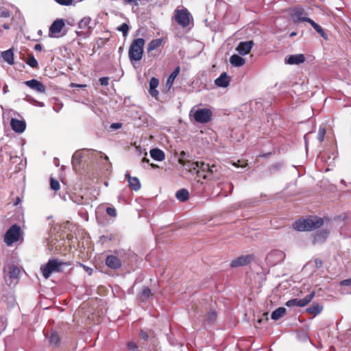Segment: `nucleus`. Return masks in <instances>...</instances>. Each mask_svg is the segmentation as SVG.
<instances>
[{
  "label": "nucleus",
  "mask_w": 351,
  "mask_h": 351,
  "mask_svg": "<svg viewBox=\"0 0 351 351\" xmlns=\"http://www.w3.org/2000/svg\"><path fill=\"white\" fill-rule=\"evenodd\" d=\"M262 322H263V319H261V318H260L257 320V323L259 324H261L262 323Z\"/></svg>",
  "instance_id": "nucleus-57"
},
{
  "label": "nucleus",
  "mask_w": 351,
  "mask_h": 351,
  "mask_svg": "<svg viewBox=\"0 0 351 351\" xmlns=\"http://www.w3.org/2000/svg\"><path fill=\"white\" fill-rule=\"evenodd\" d=\"M301 20L305 21V22H308V23H310L311 25L315 29V30L318 34H319V35L324 40H328V39L327 34L324 32V30L322 29V27L316 23L313 20H312L310 18H302V19H301Z\"/></svg>",
  "instance_id": "nucleus-17"
},
{
  "label": "nucleus",
  "mask_w": 351,
  "mask_h": 351,
  "mask_svg": "<svg viewBox=\"0 0 351 351\" xmlns=\"http://www.w3.org/2000/svg\"><path fill=\"white\" fill-rule=\"evenodd\" d=\"M10 125L12 129L17 133H22L24 132L26 128V123L25 121L19 120L14 118H12L10 121Z\"/></svg>",
  "instance_id": "nucleus-15"
},
{
  "label": "nucleus",
  "mask_w": 351,
  "mask_h": 351,
  "mask_svg": "<svg viewBox=\"0 0 351 351\" xmlns=\"http://www.w3.org/2000/svg\"><path fill=\"white\" fill-rule=\"evenodd\" d=\"M180 66H177L175 70L171 73V75L167 78V82H166V87L168 88V89H170L172 86L173 82L175 79L177 77V76L180 73Z\"/></svg>",
  "instance_id": "nucleus-24"
},
{
  "label": "nucleus",
  "mask_w": 351,
  "mask_h": 351,
  "mask_svg": "<svg viewBox=\"0 0 351 351\" xmlns=\"http://www.w3.org/2000/svg\"><path fill=\"white\" fill-rule=\"evenodd\" d=\"M50 188L55 191H58L60 188L59 182L57 180H56L53 178H50Z\"/></svg>",
  "instance_id": "nucleus-35"
},
{
  "label": "nucleus",
  "mask_w": 351,
  "mask_h": 351,
  "mask_svg": "<svg viewBox=\"0 0 351 351\" xmlns=\"http://www.w3.org/2000/svg\"><path fill=\"white\" fill-rule=\"evenodd\" d=\"M145 43V40L141 38L135 39L132 42L129 48L128 56L132 64L134 62L140 61L142 59Z\"/></svg>",
  "instance_id": "nucleus-2"
},
{
  "label": "nucleus",
  "mask_w": 351,
  "mask_h": 351,
  "mask_svg": "<svg viewBox=\"0 0 351 351\" xmlns=\"http://www.w3.org/2000/svg\"><path fill=\"white\" fill-rule=\"evenodd\" d=\"M213 113L210 109H197L193 114L194 119L199 123H207L211 120Z\"/></svg>",
  "instance_id": "nucleus-7"
},
{
  "label": "nucleus",
  "mask_w": 351,
  "mask_h": 351,
  "mask_svg": "<svg viewBox=\"0 0 351 351\" xmlns=\"http://www.w3.org/2000/svg\"><path fill=\"white\" fill-rule=\"evenodd\" d=\"M326 134L325 128H319L317 134V139L321 143L324 141Z\"/></svg>",
  "instance_id": "nucleus-38"
},
{
  "label": "nucleus",
  "mask_w": 351,
  "mask_h": 351,
  "mask_svg": "<svg viewBox=\"0 0 351 351\" xmlns=\"http://www.w3.org/2000/svg\"><path fill=\"white\" fill-rule=\"evenodd\" d=\"M268 314L269 313L267 312L263 313V316L265 317L266 321L268 320Z\"/></svg>",
  "instance_id": "nucleus-55"
},
{
  "label": "nucleus",
  "mask_w": 351,
  "mask_h": 351,
  "mask_svg": "<svg viewBox=\"0 0 351 351\" xmlns=\"http://www.w3.org/2000/svg\"><path fill=\"white\" fill-rule=\"evenodd\" d=\"M20 202H21V199H20V198L18 197L16 198V201L14 202V205L16 206V205L19 204Z\"/></svg>",
  "instance_id": "nucleus-54"
},
{
  "label": "nucleus",
  "mask_w": 351,
  "mask_h": 351,
  "mask_svg": "<svg viewBox=\"0 0 351 351\" xmlns=\"http://www.w3.org/2000/svg\"><path fill=\"white\" fill-rule=\"evenodd\" d=\"M3 60L9 64L12 65L14 63V53L12 49H9L1 53Z\"/></svg>",
  "instance_id": "nucleus-23"
},
{
  "label": "nucleus",
  "mask_w": 351,
  "mask_h": 351,
  "mask_svg": "<svg viewBox=\"0 0 351 351\" xmlns=\"http://www.w3.org/2000/svg\"><path fill=\"white\" fill-rule=\"evenodd\" d=\"M106 213L109 216L112 217H114L117 216V210H116L115 208H114V207H108L106 208Z\"/></svg>",
  "instance_id": "nucleus-39"
},
{
  "label": "nucleus",
  "mask_w": 351,
  "mask_h": 351,
  "mask_svg": "<svg viewBox=\"0 0 351 351\" xmlns=\"http://www.w3.org/2000/svg\"><path fill=\"white\" fill-rule=\"evenodd\" d=\"M253 45H254V43L252 40L246 41V42H241L239 44V45L237 48V50L240 55L245 56L250 53Z\"/></svg>",
  "instance_id": "nucleus-13"
},
{
  "label": "nucleus",
  "mask_w": 351,
  "mask_h": 351,
  "mask_svg": "<svg viewBox=\"0 0 351 351\" xmlns=\"http://www.w3.org/2000/svg\"><path fill=\"white\" fill-rule=\"evenodd\" d=\"M162 38H157L154 39L152 41L149 42L147 46V52L149 53L153 50L156 49L162 45Z\"/></svg>",
  "instance_id": "nucleus-26"
},
{
  "label": "nucleus",
  "mask_w": 351,
  "mask_h": 351,
  "mask_svg": "<svg viewBox=\"0 0 351 351\" xmlns=\"http://www.w3.org/2000/svg\"><path fill=\"white\" fill-rule=\"evenodd\" d=\"M303 14H304L303 9L295 10L293 14V18L294 22L295 23L303 22L304 21L301 20V19L305 18L304 16H302Z\"/></svg>",
  "instance_id": "nucleus-32"
},
{
  "label": "nucleus",
  "mask_w": 351,
  "mask_h": 351,
  "mask_svg": "<svg viewBox=\"0 0 351 351\" xmlns=\"http://www.w3.org/2000/svg\"><path fill=\"white\" fill-rule=\"evenodd\" d=\"M323 223V219L315 216L295 221L293 223V228L297 231H311L320 228Z\"/></svg>",
  "instance_id": "nucleus-1"
},
{
  "label": "nucleus",
  "mask_w": 351,
  "mask_h": 351,
  "mask_svg": "<svg viewBox=\"0 0 351 351\" xmlns=\"http://www.w3.org/2000/svg\"><path fill=\"white\" fill-rule=\"evenodd\" d=\"M340 285L341 286H351V278L342 280Z\"/></svg>",
  "instance_id": "nucleus-46"
},
{
  "label": "nucleus",
  "mask_w": 351,
  "mask_h": 351,
  "mask_svg": "<svg viewBox=\"0 0 351 351\" xmlns=\"http://www.w3.org/2000/svg\"><path fill=\"white\" fill-rule=\"evenodd\" d=\"M121 127H122L121 123H114L110 125V128L114 129V130L119 129Z\"/></svg>",
  "instance_id": "nucleus-47"
},
{
  "label": "nucleus",
  "mask_w": 351,
  "mask_h": 351,
  "mask_svg": "<svg viewBox=\"0 0 351 351\" xmlns=\"http://www.w3.org/2000/svg\"><path fill=\"white\" fill-rule=\"evenodd\" d=\"M176 197L178 200L185 202L189 198V193L188 190L182 189L176 192Z\"/></svg>",
  "instance_id": "nucleus-27"
},
{
  "label": "nucleus",
  "mask_w": 351,
  "mask_h": 351,
  "mask_svg": "<svg viewBox=\"0 0 351 351\" xmlns=\"http://www.w3.org/2000/svg\"><path fill=\"white\" fill-rule=\"evenodd\" d=\"M269 154H270V153H267V154H266L261 155V157H263V156H266L269 155Z\"/></svg>",
  "instance_id": "nucleus-59"
},
{
  "label": "nucleus",
  "mask_w": 351,
  "mask_h": 351,
  "mask_svg": "<svg viewBox=\"0 0 351 351\" xmlns=\"http://www.w3.org/2000/svg\"><path fill=\"white\" fill-rule=\"evenodd\" d=\"M232 165L234 166H235L236 167H246L247 165V162L243 163V162H241V160H239L237 162H233Z\"/></svg>",
  "instance_id": "nucleus-43"
},
{
  "label": "nucleus",
  "mask_w": 351,
  "mask_h": 351,
  "mask_svg": "<svg viewBox=\"0 0 351 351\" xmlns=\"http://www.w3.org/2000/svg\"><path fill=\"white\" fill-rule=\"evenodd\" d=\"M125 177L128 178L130 187L134 191H138L141 189V183L136 177H132L130 174L126 173Z\"/></svg>",
  "instance_id": "nucleus-21"
},
{
  "label": "nucleus",
  "mask_w": 351,
  "mask_h": 351,
  "mask_svg": "<svg viewBox=\"0 0 351 351\" xmlns=\"http://www.w3.org/2000/svg\"><path fill=\"white\" fill-rule=\"evenodd\" d=\"M178 162L184 166L185 169L191 173H196V170L198 167V161L197 162H191L189 160H186L184 158H179Z\"/></svg>",
  "instance_id": "nucleus-16"
},
{
  "label": "nucleus",
  "mask_w": 351,
  "mask_h": 351,
  "mask_svg": "<svg viewBox=\"0 0 351 351\" xmlns=\"http://www.w3.org/2000/svg\"><path fill=\"white\" fill-rule=\"evenodd\" d=\"M230 62L234 66H241L245 63V59L237 54L230 57Z\"/></svg>",
  "instance_id": "nucleus-25"
},
{
  "label": "nucleus",
  "mask_w": 351,
  "mask_h": 351,
  "mask_svg": "<svg viewBox=\"0 0 351 351\" xmlns=\"http://www.w3.org/2000/svg\"><path fill=\"white\" fill-rule=\"evenodd\" d=\"M150 166L152 167V168L153 169H157V168H159V166L158 165H156V164H154V163H151L150 164Z\"/></svg>",
  "instance_id": "nucleus-53"
},
{
  "label": "nucleus",
  "mask_w": 351,
  "mask_h": 351,
  "mask_svg": "<svg viewBox=\"0 0 351 351\" xmlns=\"http://www.w3.org/2000/svg\"><path fill=\"white\" fill-rule=\"evenodd\" d=\"M286 308L284 307H279L272 312L271 317L274 320H278L281 318L286 313Z\"/></svg>",
  "instance_id": "nucleus-28"
},
{
  "label": "nucleus",
  "mask_w": 351,
  "mask_h": 351,
  "mask_svg": "<svg viewBox=\"0 0 351 351\" xmlns=\"http://www.w3.org/2000/svg\"><path fill=\"white\" fill-rule=\"evenodd\" d=\"M296 35V33L295 32H293L291 34V36H295Z\"/></svg>",
  "instance_id": "nucleus-58"
},
{
  "label": "nucleus",
  "mask_w": 351,
  "mask_h": 351,
  "mask_svg": "<svg viewBox=\"0 0 351 351\" xmlns=\"http://www.w3.org/2000/svg\"><path fill=\"white\" fill-rule=\"evenodd\" d=\"M0 16L3 18H8L10 16V13L8 10H4L1 12Z\"/></svg>",
  "instance_id": "nucleus-48"
},
{
  "label": "nucleus",
  "mask_w": 351,
  "mask_h": 351,
  "mask_svg": "<svg viewBox=\"0 0 351 351\" xmlns=\"http://www.w3.org/2000/svg\"><path fill=\"white\" fill-rule=\"evenodd\" d=\"M110 78L108 77H102L99 78L100 84L102 86H108L109 84Z\"/></svg>",
  "instance_id": "nucleus-41"
},
{
  "label": "nucleus",
  "mask_w": 351,
  "mask_h": 351,
  "mask_svg": "<svg viewBox=\"0 0 351 351\" xmlns=\"http://www.w3.org/2000/svg\"><path fill=\"white\" fill-rule=\"evenodd\" d=\"M3 28H5V29H9V26H8V24H4V25H3Z\"/></svg>",
  "instance_id": "nucleus-56"
},
{
  "label": "nucleus",
  "mask_w": 351,
  "mask_h": 351,
  "mask_svg": "<svg viewBox=\"0 0 351 351\" xmlns=\"http://www.w3.org/2000/svg\"><path fill=\"white\" fill-rule=\"evenodd\" d=\"M217 319V313L215 311H210L207 314V320L208 322L211 323L216 320Z\"/></svg>",
  "instance_id": "nucleus-37"
},
{
  "label": "nucleus",
  "mask_w": 351,
  "mask_h": 351,
  "mask_svg": "<svg viewBox=\"0 0 351 351\" xmlns=\"http://www.w3.org/2000/svg\"><path fill=\"white\" fill-rule=\"evenodd\" d=\"M215 167V165L210 167L208 164H206L204 162H198V167L196 170V173L198 177L204 179L207 178V174H212L213 173V169Z\"/></svg>",
  "instance_id": "nucleus-11"
},
{
  "label": "nucleus",
  "mask_w": 351,
  "mask_h": 351,
  "mask_svg": "<svg viewBox=\"0 0 351 351\" xmlns=\"http://www.w3.org/2000/svg\"><path fill=\"white\" fill-rule=\"evenodd\" d=\"M142 162H146V163H149V160L148 158H147L146 157H143L142 158Z\"/></svg>",
  "instance_id": "nucleus-51"
},
{
  "label": "nucleus",
  "mask_w": 351,
  "mask_h": 351,
  "mask_svg": "<svg viewBox=\"0 0 351 351\" xmlns=\"http://www.w3.org/2000/svg\"><path fill=\"white\" fill-rule=\"evenodd\" d=\"M21 235V228L18 225L14 224L5 232L4 236V242L8 246H10L20 239Z\"/></svg>",
  "instance_id": "nucleus-3"
},
{
  "label": "nucleus",
  "mask_w": 351,
  "mask_h": 351,
  "mask_svg": "<svg viewBox=\"0 0 351 351\" xmlns=\"http://www.w3.org/2000/svg\"><path fill=\"white\" fill-rule=\"evenodd\" d=\"M315 291H312L311 293L307 295L305 298L303 299H298L294 298L288 300L286 302V306L291 307L293 306H297L299 307H304L306 305H307L315 297Z\"/></svg>",
  "instance_id": "nucleus-8"
},
{
  "label": "nucleus",
  "mask_w": 351,
  "mask_h": 351,
  "mask_svg": "<svg viewBox=\"0 0 351 351\" xmlns=\"http://www.w3.org/2000/svg\"><path fill=\"white\" fill-rule=\"evenodd\" d=\"M151 295H152L151 289L147 287H145L143 288L141 292L139 294V299L141 301H145Z\"/></svg>",
  "instance_id": "nucleus-31"
},
{
  "label": "nucleus",
  "mask_w": 351,
  "mask_h": 351,
  "mask_svg": "<svg viewBox=\"0 0 351 351\" xmlns=\"http://www.w3.org/2000/svg\"><path fill=\"white\" fill-rule=\"evenodd\" d=\"M24 84L30 88L35 90L40 93H45L46 91L45 86L43 84L37 80L32 79L31 80L25 81Z\"/></svg>",
  "instance_id": "nucleus-12"
},
{
  "label": "nucleus",
  "mask_w": 351,
  "mask_h": 351,
  "mask_svg": "<svg viewBox=\"0 0 351 351\" xmlns=\"http://www.w3.org/2000/svg\"><path fill=\"white\" fill-rule=\"evenodd\" d=\"M159 80L156 77H152L149 81V94L154 97H157L158 95V91L156 90V88L158 86Z\"/></svg>",
  "instance_id": "nucleus-20"
},
{
  "label": "nucleus",
  "mask_w": 351,
  "mask_h": 351,
  "mask_svg": "<svg viewBox=\"0 0 351 351\" xmlns=\"http://www.w3.org/2000/svg\"><path fill=\"white\" fill-rule=\"evenodd\" d=\"M186 156V152L184 151H182L180 154V158H184Z\"/></svg>",
  "instance_id": "nucleus-52"
},
{
  "label": "nucleus",
  "mask_w": 351,
  "mask_h": 351,
  "mask_svg": "<svg viewBox=\"0 0 351 351\" xmlns=\"http://www.w3.org/2000/svg\"><path fill=\"white\" fill-rule=\"evenodd\" d=\"M34 49L38 51H40L43 49V46L40 44H36L34 46Z\"/></svg>",
  "instance_id": "nucleus-50"
},
{
  "label": "nucleus",
  "mask_w": 351,
  "mask_h": 351,
  "mask_svg": "<svg viewBox=\"0 0 351 351\" xmlns=\"http://www.w3.org/2000/svg\"><path fill=\"white\" fill-rule=\"evenodd\" d=\"M63 263L58 262L57 259H51L41 267L42 273L45 279H47L53 272L60 271V266Z\"/></svg>",
  "instance_id": "nucleus-4"
},
{
  "label": "nucleus",
  "mask_w": 351,
  "mask_h": 351,
  "mask_svg": "<svg viewBox=\"0 0 351 351\" xmlns=\"http://www.w3.org/2000/svg\"><path fill=\"white\" fill-rule=\"evenodd\" d=\"M128 348L132 351H136L138 349L137 345L133 341H130L128 343Z\"/></svg>",
  "instance_id": "nucleus-40"
},
{
  "label": "nucleus",
  "mask_w": 351,
  "mask_h": 351,
  "mask_svg": "<svg viewBox=\"0 0 351 351\" xmlns=\"http://www.w3.org/2000/svg\"><path fill=\"white\" fill-rule=\"evenodd\" d=\"M20 269L16 265H11L9 267L8 274L11 279H17L20 274Z\"/></svg>",
  "instance_id": "nucleus-30"
},
{
  "label": "nucleus",
  "mask_w": 351,
  "mask_h": 351,
  "mask_svg": "<svg viewBox=\"0 0 351 351\" xmlns=\"http://www.w3.org/2000/svg\"><path fill=\"white\" fill-rule=\"evenodd\" d=\"M305 57L303 54L291 55L285 60V62L288 64H299L304 62Z\"/></svg>",
  "instance_id": "nucleus-19"
},
{
  "label": "nucleus",
  "mask_w": 351,
  "mask_h": 351,
  "mask_svg": "<svg viewBox=\"0 0 351 351\" xmlns=\"http://www.w3.org/2000/svg\"><path fill=\"white\" fill-rule=\"evenodd\" d=\"M27 64L32 68H37L38 66V61L33 56H29L28 57Z\"/></svg>",
  "instance_id": "nucleus-34"
},
{
  "label": "nucleus",
  "mask_w": 351,
  "mask_h": 351,
  "mask_svg": "<svg viewBox=\"0 0 351 351\" xmlns=\"http://www.w3.org/2000/svg\"><path fill=\"white\" fill-rule=\"evenodd\" d=\"M75 162L80 163V157L78 154H75L73 156L72 159V163L74 165Z\"/></svg>",
  "instance_id": "nucleus-45"
},
{
  "label": "nucleus",
  "mask_w": 351,
  "mask_h": 351,
  "mask_svg": "<svg viewBox=\"0 0 351 351\" xmlns=\"http://www.w3.org/2000/svg\"><path fill=\"white\" fill-rule=\"evenodd\" d=\"M315 267L317 268H320L323 265V262L320 258H315L314 260Z\"/></svg>",
  "instance_id": "nucleus-44"
},
{
  "label": "nucleus",
  "mask_w": 351,
  "mask_h": 351,
  "mask_svg": "<svg viewBox=\"0 0 351 351\" xmlns=\"http://www.w3.org/2000/svg\"><path fill=\"white\" fill-rule=\"evenodd\" d=\"M151 157L157 161H163L165 158V152L158 148H154L150 150L149 152Z\"/></svg>",
  "instance_id": "nucleus-22"
},
{
  "label": "nucleus",
  "mask_w": 351,
  "mask_h": 351,
  "mask_svg": "<svg viewBox=\"0 0 351 351\" xmlns=\"http://www.w3.org/2000/svg\"><path fill=\"white\" fill-rule=\"evenodd\" d=\"M104 158H105V159H106V160H108V156H105V157H104Z\"/></svg>",
  "instance_id": "nucleus-60"
},
{
  "label": "nucleus",
  "mask_w": 351,
  "mask_h": 351,
  "mask_svg": "<svg viewBox=\"0 0 351 351\" xmlns=\"http://www.w3.org/2000/svg\"><path fill=\"white\" fill-rule=\"evenodd\" d=\"M65 26L64 21L62 19L55 20L49 27V37H59V34Z\"/></svg>",
  "instance_id": "nucleus-9"
},
{
  "label": "nucleus",
  "mask_w": 351,
  "mask_h": 351,
  "mask_svg": "<svg viewBox=\"0 0 351 351\" xmlns=\"http://www.w3.org/2000/svg\"><path fill=\"white\" fill-rule=\"evenodd\" d=\"M254 257L252 254L243 255L232 261L230 267L232 268L245 266L250 264Z\"/></svg>",
  "instance_id": "nucleus-10"
},
{
  "label": "nucleus",
  "mask_w": 351,
  "mask_h": 351,
  "mask_svg": "<svg viewBox=\"0 0 351 351\" xmlns=\"http://www.w3.org/2000/svg\"><path fill=\"white\" fill-rule=\"evenodd\" d=\"M50 344L58 346L60 343V338L56 332H52L49 338Z\"/></svg>",
  "instance_id": "nucleus-33"
},
{
  "label": "nucleus",
  "mask_w": 351,
  "mask_h": 351,
  "mask_svg": "<svg viewBox=\"0 0 351 351\" xmlns=\"http://www.w3.org/2000/svg\"><path fill=\"white\" fill-rule=\"evenodd\" d=\"M322 306H319L317 303H313L311 306H309L306 308V312L311 315L319 314L322 312Z\"/></svg>",
  "instance_id": "nucleus-29"
},
{
  "label": "nucleus",
  "mask_w": 351,
  "mask_h": 351,
  "mask_svg": "<svg viewBox=\"0 0 351 351\" xmlns=\"http://www.w3.org/2000/svg\"><path fill=\"white\" fill-rule=\"evenodd\" d=\"M139 336L141 339H144V340H147L148 339V335L146 332L143 331V330H141L140 334H139Z\"/></svg>",
  "instance_id": "nucleus-49"
},
{
  "label": "nucleus",
  "mask_w": 351,
  "mask_h": 351,
  "mask_svg": "<svg viewBox=\"0 0 351 351\" xmlns=\"http://www.w3.org/2000/svg\"><path fill=\"white\" fill-rule=\"evenodd\" d=\"M175 21L182 27L189 26L191 20H193L190 12L186 9L176 10L174 15Z\"/></svg>",
  "instance_id": "nucleus-6"
},
{
  "label": "nucleus",
  "mask_w": 351,
  "mask_h": 351,
  "mask_svg": "<svg viewBox=\"0 0 351 351\" xmlns=\"http://www.w3.org/2000/svg\"><path fill=\"white\" fill-rule=\"evenodd\" d=\"M106 265L113 269H119L122 265L121 260L114 255H109L106 257Z\"/></svg>",
  "instance_id": "nucleus-14"
},
{
  "label": "nucleus",
  "mask_w": 351,
  "mask_h": 351,
  "mask_svg": "<svg viewBox=\"0 0 351 351\" xmlns=\"http://www.w3.org/2000/svg\"><path fill=\"white\" fill-rule=\"evenodd\" d=\"M117 29L123 33V36H126L129 31V26L127 23H123Z\"/></svg>",
  "instance_id": "nucleus-36"
},
{
  "label": "nucleus",
  "mask_w": 351,
  "mask_h": 351,
  "mask_svg": "<svg viewBox=\"0 0 351 351\" xmlns=\"http://www.w3.org/2000/svg\"><path fill=\"white\" fill-rule=\"evenodd\" d=\"M230 77L226 72H223L220 76L215 80V84L218 87L226 88L230 84Z\"/></svg>",
  "instance_id": "nucleus-18"
},
{
  "label": "nucleus",
  "mask_w": 351,
  "mask_h": 351,
  "mask_svg": "<svg viewBox=\"0 0 351 351\" xmlns=\"http://www.w3.org/2000/svg\"><path fill=\"white\" fill-rule=\"evenodd\" d=\"M91 19L88 16L84 17L78 23L79 30L76 31L77 36L88 38L92 34V27L90 24Z\"/></svg>",
  "instance_id": "nucleus-5"
},
{
  "label": "nucleus",
  "mask_w": 351,
  "mask_h": 351,
  "mask_svg": "<svg viewBox=\"0 0 351 351\" xmlns=\"http://www.w3.org/2000/svg\"><path fill=\"white\" fill-rule=\"evenodd\" d=\"M73 0H56L57 3L62 5H69L73 3Z\"/></svg>",
  "instance_id": "nucleus-42"
}]
</instances>
